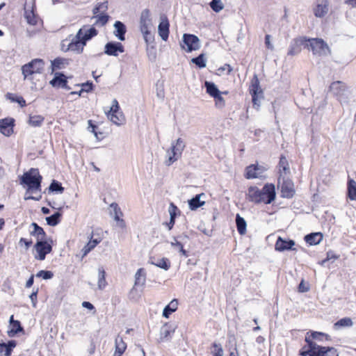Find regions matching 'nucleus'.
Wrapping results in <instances>:
<instances>
[{"label": "nucleus", "mask_w": 356, "mask_h": 356, "mask_svg": "<svg viewBox=\"0 0 356 356\" xmlns=\"http://www.w3.org/2000/svg\"><path fill=\"white\" fill-rule=\"evenodd\" d=\"M247 196L250 202L256 204L272 203L276 197L275 187L273 184H266L262 189L257 186H250L248 189Z\"/></svg>", "instance_id": "1"}, {"label": "nucleus", "mask_w": 356, "mask_h": 356, "mask_svg": "<svg viewBox=\"0 0 356 356\" xmlns=\"http://www.w3.org/2000/svg\"><path fill=\"white\" fill-rule=\"evenodd\" d=\"M42 177L38 168H31L20 177V184L27 187L26 193L40 192Z\"/></svg>", "instance_id": "2"}, {"label": "nucleus", "mask_w": 356, "mask_h": 356, "mask_svg": "<svg viewBox=\"0 0 356 356\" xmlns=\"http://www.w3.org/2000/svg\"><path fill=\"white\" fill-rule=\"evenodd\" d=\"M185 147L186 143L181 138L172 141L170 148H169L166 152V159L164 162L165 165L170 166L180 159Z\"/></svg>", "instance_id": "3"}, {"label": "nucleus", "mask_w": 356, "mask_h": 356, "mask_svg": "<svg viewBox=\"0 0 356 356\" xmlns=\"http://www.w3.org/2000/svg\"><path fill=\"white\" fill-rule=\"evenodd\" d=\"M306 49H311L314 55L327 56L330 54L327 44L321 38H307Z\"/></svg>", "instance_id": "4"}, {"label": "nucleus", "mask_w": 356, "mask_h": 356, "mask_svg": "<svg viewBox=\"0 0 356 356\" xmlns=\"http://www.w3.org/2000/svg\"><path fill=\"white\" fill-rule=\"evenodd\" d=\"M52 242L53 241L51 238L49 241L45 238H38L33 246L37 253L34 256L35 259L39 261L44 260L47 254L52 251Z\"/></svg>", "instance_id": "5"}, {"label": "nucleus", "mask_w": 356, "mask_h": 356, "mask_svg": "<svg viewBox=\"0 0 356 356\" xmlns=\"http://www.w3.org/2000/svg\"><path fill=\"white\" fill-rule=\"evenodd\" d=\"M44 62L42 59L35 58L22 67V74L26 79L28 76L38 73L40 74L44 68Z\"/></svg>", "instance_id": "6"}, {"label": "nucleus", "mask_w": 356, "mask_h": 356, "mask_svg": "<svg viewBox=\"0 0 356 356\" xmlns=\"http://www.w3.org/2000/svg\"><path fill=\"white\" fill-rule=\"evenodd\" d=\"M252 96V100L254 106H259V99L264 98V92L260 87V83L257 74H254L251 80V84L249 88Z\"/></svg>", "instance_id": "7"}, {"label": "nucleus", "mask_w": 356, "mask_h": 356, "mask_svg": "<svg viewBox=\"0 0 356 356\" xmlns=\"http://www.w3.org/2000/svg\"><path fill=\"white\" fill-rule=\"evenodd\" d=\"M182 42L184 45L181 44V48L186 49L187 52L198 50L201 47L199 38L194 34L184 33Z\"/></svg>", "instance_id": "8"}, {"label": "nucleus", "mask_w": 356, "mask_h": 356, "mask_svg": "<svg viewBox=\"0 0 356 356\" xmlns=\"http://www.w3.org/2000/svg\"><path fill=\"white\" fill-rule=\"evenodd\" d=\"M330 90L341 102L347 98V90L345 83L341 81H334L330 86Z\"/></svg>", "instance_id": "9"}, {"label": "nucleus", "mask_w": 356, "mask_h": 356, "mask_svg": "<svg viewBox=\"0 0 356 356\" xmlns=\"http://www.w3.org/2000/svg\"><path fill=\"white\" fill-rule=\"evenodd\" d=\"M81 32L77 31L76 35L67 44V48L65 50H70L76 54H81L83 51L84 47L86 45L81 38Z\"/></svg>", "instance_id": "10"}, {"label": "nucleus", "mask_w": 356, "mask_h": 356, "mask_svg": "<svg viewBox=\"0 0 356 356\" xmlns=\"http://www.w3.org/2000/svg\"><path fill=\"white\" fill-rule=\"evenodd\" d=\"M173 241L170 245L174 248H177L179 252L185 257H188V252L184 248V245L188 241V236L186 234H181L177 236H173Z\"/></svg>", "instance_id": "11"}, {"label": "nucleus", "mask_w": 356, "mask_h": 356, "mask_svg": "<svg viewBox=\"0 0 356 356\" xmlns=\"http://www.w3.org/2000/svg\"><path fill=\"white\" fill-rule=\"evenodd\" d=\"M124 52V47L121 42H108L104 47V54L108 56H117L119 53Z\"/></svg>", "instance_id": "12"}, {"label": "nucleus", "mask_w": 356, "mask_h": 356, "mask_svg": "<svg viewBox=\"0 0 356 356\" xmlns=\"http://www.w3.org/2000/svg\"><path fill=\"white\" fill-rule=\"evenodd\" d=\"M54 88H62L70 90L71 88L67 85V77L63 72H56L54 78L49 81Z\"/></svg>", "instance_id": "13"}, {"label": "nucleus", "mask_w": 356, "mask_h": 356, "mask_svg": "<svg viewBox=\"0 0 356 356\" xmlns=\"http://www.w3.org/2000/svg\"><path fill=\"white\" fill-rule=\"evenodd\" d=\"M306 37H299L293 40L288 51L289 56H296L301 51V47L305 48Z\"/></svg>", "instance_id": "14"}, {"label": "nucleus", "mask_w": 356, "mask_h": 356, "mask_svg": "<svg viewBox=\"0 0 356 356\" xmlns=\"http://www.w3.org/2000/svg\"><path fill=\"white\" fill-rule=\"evenodd\" d=\"M15 120L13 118H6L0 120V133L6 136H10L13 133Z\"/></svg>", "instance_id": "15"}, {"label": "nucleus", "mask_w": 356, "mask_h": 356, "mask_svg": "<svg viewBox=\"0 0 356 356\" xmlns=\"http://www.w3.org/2000/svg\"><path fill=\"white\" fill-rule=\"evenodd\" d=\"M170 23L168 17L165 15L161 16L160 22L158 26V33L163 41L168 39L170 33Z\"/></svg>", "instance_id": "16"}, {"label": "nucleus", "mask_w": 356, "mask_h": 356, "mask_svg": "<svg viewBox=\"0 0 356 356\" xmlns=\"http://www.w3.org/2000/svg\"><path fill=\"white\" fill-rule=\"evenodd\" d=\"M295 245V241L292 239H284L279 236L276 241L275 248L278 252L295 250L293 247Z\"/></svg>", "instance_id": "17"}, {"label": "nucleus", "mask_w": 356, "mask_h": 356, "mask_svg": "<svg viewBox=\"0 0 356 356\" xmlns=\"http://www.w3.org/2000/svg\"><path fill=\"white\" fill-rule=\"evenodd\" d=\"M139 23L140 31L141 33L149 31V28L152 26V19L150 16V11L148 9H145L142 11Z\"/></svg>", "instance_id": "18"}, {"label": "nucleus", "mask_w": 356, "mask_h": 356, "mask_svg": "<svg viewBox=\"0 0 356 356\" xmlns=\"http://www.w3.org/2000/svg\"><path fill=\"white\" fill-rule=\"evenodd\" d=\"M311 356H339L333 347L321 346L316 343L314 353Z\"/></svg>", "instance_id": "19"}, {"label": "nucleus", "mask_w": 356, "mask_h": 356, "mask_svg": "<svg viewBox=\"0 0 356 356\" xmlns=\"http://www.w3.org/2000/svg\"><path fill=\"white\" fill-rule=\"evenodd\" d=\"M176 326L173 323H165L160 330V340L161 341L170 340L172 338Z\"/></svg>", "instance_id": "20"}, {"label": "nucleus", "mask_w": 356, "mask_h": 356, "mask_svg": "<svg viewBox=\"0 0 356 356\" xmlns=\"http://www.w3.org/2000/svg\"><path fill=\"white\" fill-rule=\"evenodd\" d=\"M293 183L291 180H284L281 186L282 197L284 198H292L295 195Z\"/></svg>", "instance_id": "21"}, {"label": "nucleus", "mask_w": 356, "mask_h": 356, "mask_svg": "<svg viewBox=\"0 0 356 356\" xmlns=\"http://www.w3.org/2000/svg\"><path fill=\"white\" fill-rule=\"evenodd\" d=\"M307 343L299 350V355L300 356H311L314 353L316 343L310 339L309 337H305V339Z\"/></svg>", "instance_id": "22"}, {"label": "nucleus", "mask_w": 356, "mask_h": 356, "mask_svg": "<svg viewBox=\"0 0 356 356\" xmlns=\"http://www.w3.org/2000/svg\"><path fill=\"white\" fill-rule=\"evenodd\" d=\"M110 213L114 218V220L119 222V225L120 227L124 226V221L120 218V216H122V213L121 211L120 208L118 204L115 202L111 204L110 205Z\"/></svg>", "instance_id": "23"}, {"label": "nucleus", "mask_w": 356, "mask_h": 356, "mask_svg": "<svg viewBox=\"0 0 356 356\" xmlns=\"http://www.w3.org/2000/svg\"><path fill=\"white\" fill-rule=\"evenodd\" d=\"M323 238L321 232H312L305 236L304 240L309 245H316L319 244Z\"/></svg>", "instance_id": "24"}, {"label": "nucleus", "mask_w": 356, "mask_h": 356, "mask_svg": "<svg viewBox=\"0 0 356 356\" xmlns=\"http://www.w3.org/2000/svg\"><path fill=\"white\" fill-rule=\"evenodd\" d=\"M113 26L115 28V36L120 41H124L125 40V34L127 32V27L125 24L120 21H116L114 23Z\"/></svg>", "instance_id": "25"}, {"label": "nucleus", "mask_w": 356, "mask_h": 356, "mask_svg": "<svg viewBox=\"0 0 356 356\" xmlns=\"http://www.w3.org/2000/svg\"><path fill=\"white\" fill-rule=\"evenodd\" d=\"M78 31L81 32V40L86 44L87 42L98 34V31L93 26L86 30L84 28L80 29Z\"/></svg>", "instance_id": "26"}, {"label": "nucleus", "mask_w": 356, "mask_h": 356, "mask_svg": "<svg viewBox=\"0 0 356 356\" xmlns=\"http://www.w3.org/2000/svg\"><path fill=\"white\" fill-rule=\"evenodd\" d=\"M149 263L165 270H168L171 266L170 261L166 257L158 259L156 261L154 257H150Z\"/></svg>", "instance_id": "27"}, {"label": "nucleus", "mask_w": 356, "mask_h": 356, "mask_svg": "<svg viewBox=\"0 0 356 356\" xmlns=\"http://www.w3.org/2000/svg\"><path fill=\"white\" fill-rule=\"evenodd\" d=\"M17 342L15 340H10L7 343H0V353H4V356H10L13 348L16 346Z\"/></svg>", "instance_id": "28"}, {"label": "nucleus", "mask_w": 356, "mask_h": 356, "mask_svg": "<svg viewBox=\"0 0 356 356\" xmlns=\"http://www.w3.org/2000/svg\"><path fill=\"white\" fill-rule=\"evenodd\" d=\"M24 17L27 23L32 26H35L40 19L39 16L33 10V8H32L31 10L25 8Z\"/></svg>", "instance_id": "29"}, {"label": "nucleus", "mask_w": 356, "mask_h": 356, "mask_svg": "<svg viewBox=\"0 0 356 356\" xmlns=\"http://www.w3.org/2000/svg\"><path fill=\"white\" fill-rule=\"evenodd\" d=\"M115 352L113 356H122L127 348V344L122 338L118 337L115 340Z\"/></svg>", "instance_id": "30"}, {"label": "nucleus", "mask_w": 356, "mask_h": 356, "mask_svg": "<svg viewBox=\"0 0 356 356\" xmlns=\"http://www.w3.org/2000/svg\"><path fill=\"white\" fill-rule=\"evenodd\" d=\"M178 307V300L177 299H173L170 301V302L167 305L163 310V316L164 318H169V316L175 311H177Z\"/></svg>", "instance_id": "31"}, {"label": "nucleus", "mask_w": 356, "mask_h": 356, "mask_svg": "<svg viewBox=\"0 0 356 356\" xmlns=\"http://www.w3.org/2000/svg\"><path fill=\"white\" fill-rule=\"evenodd\" d=\"M202 195H204V193L197 194L188 201L191 210L195 211L205 204L204 201L200 200V197Z\"/></svg>", "instance_id": "32"}, {"label": "nucleus", "mask_w": 356, "mask_h": 356, "mask_svg": "<svg viewBox=\"0 0 356 356\" xmlns=\"http://www.w3.org/2000/svg\"><path fill=\"white\" fill-rule=\"evenodd\" d=\"M70 63L69 59L57 57L51 61V67L52 71L65 68Z\"/></svg>", "instance_id": "33"}, {"label": "nucleus", "mask_w": 356, "mask_h": 356, "mask_svg": "<svg viewBox=\"0 0 356 356\" xmlns=\"http://www.w3.org/2000/svg\"><path fill=\"white\" fill-rule=\"evenodd\" d=\"M146 282V272L143 268L138 269L135 274L134 286H143Z\"/></svg>", "instance_id": "34"}, {"label": "nucleus", "mask_w": 356, "mask_h": 356, "mask_svg": "<svg viewBox=\"0 0 356 356\" xmlns=\"http://www.w3.org/2000/svg\"><path fill=\"white\" fill-rule=\"evenodd\" d=\"M347 197L350 200H356V181L348 179L347 184Z\"/></svg>", "instance_id": "35"}, {"label": "nucleus", "mask_w": 356, "mask_h": 356, "mask_svg": "<svg viewBox=\"0 0 356 356\" xmlns=\"http://www.w3.org/2000/svg\"><path fill=\"white\" fill-rule=\"evenodd\" d=\"M100 242H101V238H92V235L91 239L81 250V252L83 253V257L86 256Z\"/></svg>", "instance_id": "36"}, {"label": "nucleus", "mask_w": 356, "mask_h": 356, "mask_svg": "<svg viewBox=\"0 0 356 356\" xmlns=\"http://www.w3.org/2000/svg\"><path fill=\"white\" fill-rule=\"evenodd\" d=\"M31 226L33 227V230L30 232V234L33 236H36L38 238H45L47 239V234L44 229L39 226L36 222H32Z\"/></svg>", "instance_id": "37"}, {"label": "nucleus", "mask_w": 356, "mask_h": 356, "mask_svg": "<svg viewBox=\"0 0 356 356\" xmlns=\"http://www.w3.org/2000/svg\"><path fill=\"white\" fill-rule=\"evenodd\" d=\"M62 213L60 211H56L52 215L46 217L45 220L48 225L54 227L60 223Z\"/></svg>", "instance_id": "38"}, {"label": "nucleus", "mask_w": 356, "mask_h": 356, "mask_svg": "<svg viewBox=\"0 0 356 356\" xmlns=\"http://www.w3.org/2000/svg\"><path fill=\"white\" fill-rule=\"evenodd\" d=\"M236 225L237 231L241 235H243L246 232V221L238 213L236 216Z\"/></svg>", "instance_id": "39"}, {"label": "nucleus", "mask_w": 356, "mask_h": 356, "mask_svg": "<svg viewBox=\"0 0 356 356\" xmlns=\"http://www.w3.org/2000/svg\"><path fill=\"white\" fill-rule=\"evenodd\" d=\"M92 18L96 19L95 25L104 26L108 22L110 16L106 13H101L99 14L94 15Z\"/></svg>", "instance_id": "40"}, {"label": "nucleus", "mask_w": 356, "mask_h": 356, "mask_svg": "<svg viewBox=\"0 0 356 356\" xmlns=\"http://www.w3.org/2000/svg\"><path fill=\"white\" fill-rule=\"evenodd\" d=\"M258 165H250L245 168V178L250 179L259 177Z\"/></svg>", "instance_id": "41"}, {"label": "nucleus", "mask_w": 356, "mask_h": 356, "mask_svg": "<svg viewBox=\"0 0 356 356\" xmlns=\"http://www.w3.org/2000/svg\"><path fill=\"white\" fill-rule=\"evenodd\" d=\"M204 86L207 92L213 98L221 92L216 85L213 82L205 81Z\"/></svg>", "instance_id": "42"}, {"label": "nucleus", "mask_w": 356, "mask_h": 356, "mask_svg": "<svg viewBox=\"0 0 356 356\" xmlns=\"http://www.w3.org/2000/svg\"><path fill=\"white\" fill-rule=\"evenodd\" d=\"M353 324V321L350 318L345 317L339 319L334 324V328L339 330L343 327H350Z\"/></svg>", "instance_id": "43"}, {"label": "nucleus", "mask_w": 356, "mask_h": 356, "mask_svg": "<svg viewBox=\"0 0 356 356\" xmlns=\"http://www.w3.org/2000/svg\"><path fill=\"white\" fill-rule=\"evenodd\" d=\"M108 118L117 125L122 124L124 120L122 113H107Z\"/></svg>", "instance_id": "44"}, {"label": "nucleus", "mask_w": 356, "mask_h": 356, "mask_svg": "<svg viewBox=\"0 0 356 356\" xmlns=\"http://www.w3.org/2000/svg\"><path fill=\"white\" fill-rule=\"evenodd\" d=\"M48 188L49 192L56 193H62L64 191V187L61 183L55 179L52 180Z\"/></svg>", "instance_id": "45"}, {"label": "nucleus", "mask_w": 356, "mask_h": 356, "mask_svg": "<svg viewBox=\"0 0 356 356\" xmlns=\"http://www.w3.org/2000/svg\"><path fill=\"white\" fill-rule=\"evenodd\" d=\"M106 272L103 267L99 268L98 270V287L99 289H103L106 286Z\"/></svg>", "instance_id": "46"}, {"label": "nucleus", "mask_w": 356, "mask_h": 356, "mask_svg": "<svg viewBox=\"0 0 356 356\" xmlns=\"http://www.w3.org/2000/svg\"><path fill=\"white\" fill-rule=\"evenodd\" d=\"M10 326L11 329L8 332L10 337H14L17 333L23 331V327L19 321H14L13 324H10Z\"/></svg>", "instance_id": "47"}, {"label": "nucleus", "mask_w": 356, "mask_h": 356, "mask_svg": "<svg viewBox=\"0 0 356 356\" xmlns=\"http://www.w3.org/2000/svg\"><path fill=\"white\" fill-rule=\"evenodd\" d=\"M191 62L200 69L205 67L207 65L204 54H200L199 56L193 58Z\"/></svg>", "instance_id": "48"}, {"label": "nucleus", "mask_w": 356, "mask_h": 356, "mask_svg": "<svg viewBox=\"0 0 356 356\" xmlns=\"http://www.w3.org/2000/svg\"><path fill=\"white\" fill-rule=\"evenodd\" d=\"M44 120V118L42 115H30L29 123L32 127H40Z\"/></svg>", "instance_id": "49"}, {"label": "nucleus", "mask_w": 356, "mask_h": 356, "mask_svg": "<svg viewBox=\"0 0 356 356\" xmlns=\"http://www.w3.org/2000/svg\"><path fill=\"white\" fill-rule=\"evenodd\" d=\"M278 165L280 168V171H283L284 174L289 173L290 172L288 161L286 156H284V155H281Z\"/></svg>", "instance_id": "50"}, {"label": "nucleus", "mask_w": 356, "mask_h": 356, "mask_svg": "<svg viewBox=\"0 0 356 356\" xmlns=\"http://www.w3.org/2000/svg\"><path fill=\"white\" fill-rule=\"evenodd\" d=\"M6 97L12 102L18 103L21 107L26 106V101L22 96H15L13 94L8 92Z\"/></svg>", "instance_id": "51"}, {"label": "nucleus", "mask_w": 356, "mask_h": 356, "mask_svg": "<svg viewBox=\"0 0 356 356\" xmlns=\"http://www.w3.org/2000/svg\"><path fill=\"white\" fill-rule=\"evenodd\" d=\"M108 9V1L98 3L92 9L94 15L99 14L101 13H106Z\"/></svg>", "instance_id": "52"}, {"label": "nucleus", "mask_w": 356, "mask_h": 356, "mask_svg": "<svg viewBox=\"0 0 356 356\" xmlns=\"http://www.w3.org/2000/svg\"><path fill=\"white\" fill-rule=\"evenodd\" d=\"M327 13V6L322 4H318L314 10V15L317 17H323Z\"/></svg>", "instance_id": "53"}, {"label": "nucleus", "mask_w": 356, "mask_h": 356, "mask_svg": "<svg viewBox=\"0 0 356 356\" xmlns=\"http://www.w3.org/2000/svg\"><path fill=\"white\" fill-rule=\"evenodd\" d=\"M211 8L216 13H219L224 8V5L221 0H211L209 3Z\"/></svg>", "instance_id": "54"}, {"label": "nucleus", "mask_w": 356, "mask_h": 356, "mask_svg": "<svg viewBox=\"0 0 356 356\" xmlns=\"http://www.w3.org/2000/svg\"><path fill=\"white\" fill-rule=\"evenodd\" d=\"M168 211L170 213V218L175 220L180 213V211L177 208V207L172 202L170 204Z\"/></svg>", "instance_id": "55"}, {"label": "nucleus", "mask_w": 356, "mask_h": 356, "mask_svg": "<svg viewBox=\"0 0 356 356\" xmlns=\"http://www.w3.org/2000/svg\"><path fill=\"white\" fill-rule=\"evenodd\" d=\"M36 277L43 280H50L54 277V273L51 270H41L37 273Z\"/></svg>", "instance_id": "56"}, {"label": "nucleus", "mask_w": 356, "mask_h": 356, "mask_svg": "<svg viewBox=\"0 0 356 356\" xmlns=\"http://www.w3.org/2000/svg\"><path fill=\"white\" fill-rule=\"evenodd\" d=\"M145 42L147 46H150L154 42V36L150 31L142 32Z\"/></svg>", "instance_id": "57"}, {"label": "nucleus", "mask_w": 356, "mask_h": 356, "mask_svg": "<svg viewBox=\"0 0 356 356\" xmlns=\"http://www.w3.org/2000/svg\"><path fill=\"white\" fill-rule=\"evenodd\" d=\"M211 347L214 348V351L212 352L213 356H223V349L220 343L213 342Z\"/></svg>", "instance_id": "58"}, {"label": "nucleus", "mask_w": 356, "mask_h": 356, "mask_svg": "<svg viewBox=\"0 0 356 356\" xmlns=\"http://www.w3.org/2000/svg\"><path fill=\"white\" fill-rule=\"evenodd\" d=\"M82 88L79 91V96H81L83 92H89L93 89V83L92 81H88L86 83L81 84Z\"/></svg>", "instance_id": "59"}, {"label": "nucleus", "mask_w": 356, "mask_h": 356, "mask_svg": "<svg viewBox=\"0 0 356 356\" xmlns=\"http://www.w3.org/2000/svg\"><path fill=\"white\" fill-rule=\"evenodd\" d=\"M222 92L219 93L217 96L214 97L216 102V106L220 108H222L225 105V101L224 98L221 95Z\"/></svg>", "instance_id": "60"}, {"label": "nucleus", "mask_w": 356, "mask_h": 356, "mask_svg": "<svg viewBox=\"0 0 356 356\" xmlns=\"http://www.w3.org/2000/svg\"><path fill=\"white\" fill-rule=\"evenodd\" d=\"M147 51L149 59L151 61H154L156 58V52L155 48L153 46H147Z\"/></svg>", "instance_id": "61"}, {"label": "nucleus", "mask_w": 356, "mask_h": 356, "mask_svg": "<svg viewBox=\"0 0 356 356\" xmlns=\"http://www.w3.org/2000/svg\"><path fill=\"white\" fill-rule=\"evenodd\" d=\"M120 106L118 102L115 99L112 102V106L107 113H116L119 112Z\"/></svg>", "instance_id": "62"}, {"label": "nucleus", "mask_w": 356, "mask_h": 356, "mask_svg": "<svg viewBox=\"0 0 356 356\" xmlns=\"http://www.w3.org/2000/svg\"><path fill=\"white\" fill-rule=\"evenodd\" d=\"M88 131H90L92 133H93L95 134V136L98 138V135H97V133L96 131V129H97V126L96 124H95L92 122V120H89L88 121Z\"/></svg>", "instance_id": "63"}, {"label": "nucleus", "mask_w": 356, "mask_h": 356, "mask_svg": "<svg viewBox=\"0 0 356 356\" xmlns=\"http://www.w3.org/2000/svg\"><path fill=\"white\" fill-rule=\"evenodd\" d=\"M33 241L31 239L29 240L25 238H21L19 241L20 245H24L26 250H28L32 245Z\"/></svg>", "instance_id": "64"}]
</instances>
